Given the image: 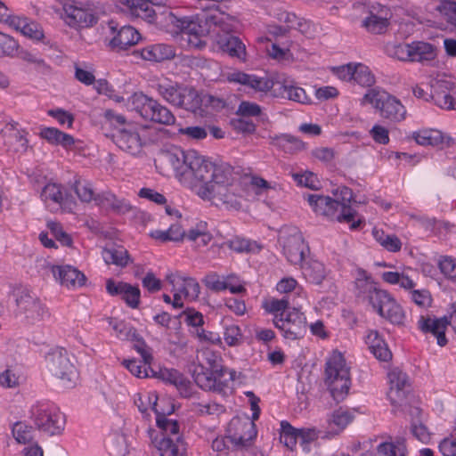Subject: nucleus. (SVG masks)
Listing matches in <instances>:
<instances>
[{"label": "nucleus", "instance_id": "6e6d98bb", "mask_svg": "<svg viewBox=\"0 0 456 456\" xmlns=\"http://www.w3.org/2000/svg\"><path fill=\"white\" fill-rule=\"evenodd\" d=\"M135 404L143 413L151 409L156 413V408L162 409L158 403V396L154 392L145 393L138 395L135 399Z\"/></svg>", "mask_w": 456, "mask_h": 456}, {"label": "nucleus", "instance_id": "72a5a7b5", "mask_svg": "<svg viewBox=\"0 0 456 456\" xmlns=\"http://www.w3.org/2000/svg\"><path fill=\"white\" fill-rule=\"evenodd\" d=\"M39 136L49 144L61 146L66 150L71 149L75 144V139L71 134L53 126L42 127L39 132Z\"/></svg>", "mask_w": 456, "mask_h": 456}, {"label": "nucleus", "instance_id": "e2e57ef3", "mask_svg": "<svg viewBox=\"0 0 456 456\" xmlns=\"http://www.w3.org/2000/svg\"><path fill=\"white\" fill-rule=\"evenodd\" d=\"M94 86L98 94L106 95L110 99L114 100L116 102H121L124 101V97L117 94L113 86L110 84L106 79L96 80Z\"/></svg>", "mask_w": 456, "mask_h": 456}, {"label": "nucleus", "instance_id": "c03bdc74", "mask_svg": "<svg viewBox=\"0 0 456 456\" xmlns=\"http://www.w3.org/2000/svg\"><path fill=\"white\" fill-rule=\"evenodd\" d=\"M198 364L196 366L208 367V369H224L220 364V355L213 350L203 347L197 353Z\"/></svg>", "mask_w": 456, "mask_h": 456}, {"label": "nucleus", "instance_id": "f03ea898", "mask_svg": "<svg viewBox=\"0 0 456 456\" xmlns=\"http://www.w3.org/2000/svg\"><path fill=\"white\" fill-rule=\"evenodd\" d=\"M336 199L321 194H308L306 200L313 211L330 221L350 224L351 230H356L362 224L354 221L357 210L353 207L355 197L353 190L347 186H339L333 191Z\"/></svg>", "mask_w": 456, "mask_h": 456}, {"label": "nucleus", "instance_id": "7c9ffc66", "mask_svg": "<svg viewBox=\"0 0 456 456\" xmlns=\"http://www.w3.org/2000/svg\"><path fill=\"white\" fill-rule=\"evenodd\" d=\"M134 53L139 54L145 61L162 62L172 60L175 56V50L170 45L153 44L134 52Z\"/></svg>", "mask_w": 456, "mask_h": 456}, {"label": "nucleus", "instance_id": "3c124183", "mask_svg": "<svg viewBox=\"0 0 456 456\" xmlns=\"http://www.w3.org/2000/svg\"><path fill=\"white\" fill-rule=\"evenodd\" d=\"M353 80L358 85L364 87H370L375 84V77L364 64H354V71Z\"/></svg>", "mask_w": 456, "mask_h": 456}, {"label": "nucleus", "instance_id": "de8ad7c7", "mask_svg": "<svg viewBox=\"0 0 456 456\" xmlns=\"http://www.w3.org/2000/svg\"><path fill=\"white\" fill-rule=\"evenodd\" d=\"M108 323L114 330L117 338L123 340H130L136 338V330L123 321L110 317L108 318Z\"/></svg>", "mask_w": 456, "mask_h": 456}, {"label": "nucleus", "instance_id": "2eb2a0df", "mask_svg": "<svg viewBox=\"0 0 456 456\" xmlns=\"http://www.w3.org/2000/svg\"><path fill=\"white\" fill-rule=\"evenodd\" d=\"M273 322L286 339H299L306 331L305 316L296 307L289 309L284 316L273 317Z\"/></svg>", "mask_w": 456, "mask_h": 456}, {"label": "nucleus", "instance_id": "13d9d810", "mask_svg": "<svg viewBox=\"0 0 456 456\" xmlns=\"http://www.w3.org/2000/svg\"><path fill=\"white\" fill-rule=\"evenodd\" d=\"M18 49L19 44L12 37L0 32V57H12Z\"/></svg>", "mask_w": 456, "mask_h": 456}, {"label": "nucleus", "instance_id": "c756f323", "mask_svg": "<svg viewBox=\"0 0 456 456\" xmlns=\"http://www.w3.org/2000/svg\"><path fill=\"white\" fill-rule=\"evenodd\" d=\"M167 281L172 285L173 290H179L183 297L191 301L196 300L200 293V284L195 279L186 277L179 273H170Z\"/></svg>", "mask_w": 456, "mask_h": 456}, {"label": "nucleus", "instance_id": "4c0bfd02", "mask_svg": "<svg viewBox=\"0 0 456 456\" xmlns=\"http://www.w3.org/2000/svg\"><path fill=\"white\" fill-rule=\"evenodd\" d=\"M302 273L306 279L314 283H320L325 277L323 264L317 258H300Z\"/></svg>", "mask_w": 456, "mask_h": 456}, {"label": "nucleus", "instance_id": "58836bf2", "mask_svg": "<svg viewBox=\"0 0 456 456\" xmlns=\"http://www.w3.org/2000/svg\"><path fill=\"white\" fill-rule=\"evenodd\" d=\"M411 45V62L433 61L436 57V46L424 41H413Z\"/></svg>", "mask_w": 456, "mask_h": 456}, {"label": "nucleus", "instance_id": "393cba45", "mask_svg": "<svg viewBox=\"0 0 456 456\" xmlns=\"http://www.w3.org/2000/svg\"><path fill=\"white\" fill-rule=\"evenodd\" d=\"M113 137L118 148L131 154L139 152L142 146L138 127L134 124H127L118 129Z\"/></svg>", "mask_w": 456, "mask_h": 456}, {"label": "nucleus", "instance_id": "ddd939ff", "mask_svg": "<svg viewBox=\"0 0 456 456\" xmlns=\"http://www.w3.org/2000/svg\"><path fill=\"white\" fill-rule=\"evenodd\" d=\"M47 369L69 388L76 385L77 373L65 349H54L46 356Z\"/></svg>", "mask_w": 456, "mask_h": 456}, {"label": "nucleus", "instance_id": "bb28decb", "mask_svg": "<svg viewBox=\"0 0 456 456\" xmlns=\"http://www.w3.org/2000/svg\"><path fill=\"white\" fill-rule=\"evenodd\" d=\"M447 325H449V316L437 319L429 315H421L418 321L419 329L424 333L432 334L440 346L447 344L445 337Z\"/></svg>", "mask_w": 456, "mask_h": 456}, {"label": "nucleus", "instance_id": "0eeeda50", "mask_svg": "<svg viewBox=\"0 0 456 456\" xmlns=\"http://www.w3.org/2000/svg\"><path fill=\"white\" fill-rule=\"evenodd\" d=\"M28 418L37 430L49 436L61 435L66 424L65 415L54 405L45 402L34 403L28 411Z\"/></svg>", "mask_w": 456, "mask_h": 456}, {"label": "nucleus", "instance_id": "6e6552de", "mask_svg": "<svg viewBox=\"0 0 456 456\" xmlns=\"http://www.w3.org/2000/svg\"><path fill=\"white\" fill-rule=\"evenodd\" d=\"M174 411L170 405L167 410L156 408V423L159 430L149 428L148 435L151 444L159 451V443L170 444L171 449L185 447L180 435L179 424L176 420L168 419L167 415Z\"/></svg>", "mask_w": 456, "mask_h": 456}, {"label": "nucleus", "instance_id": "4d7b16f0", "mask_svg": "<svg viewBox=\"0 0 456 456\" xmlns=\"http://www.w3.org/2000/svg\"><path fill=\"white\" fill-rule=\"evenodd\" d=\"M374 236L379 244L390 252H397L402 248V242L400 239L394 234H385L381 232L380 235L379 232H374Z\"/></svg>", "mask_w": 456, "mask_h": 456}, {"label": "nucleus", "instance_id": "412c9836", "mask_svg": "<svg viewBox=\"0 0 456 456\" xmlns=\"http://www.w3.org/2000/svg\"><path fill=\"white\" fill-rule=\"evenodd\" d=\"M65 20L72 28H88L97 22V18L89 8H85L81 2L66 4L63 6Z\"/></svg>", "mask_w": 456, "mask_h": 456}, {"label": "nucleus", "instance_id": "a211bd4d", "mask_svg": "<svg viewBox=\"0 0 456 456\" xmlns=\"http://www.w3.org/2000/svg\"><path fill=\"white\" fill-rule=\"evenodd\" d=\"M431 100L443 110H456V83L443 79L433 82Z\"/></svg>", "mask_w": 456, "mask_h": 456}, {"label": "nucleus", "instance_id": "c9c22d12", "mask_svg": "<svg viewBox=\"0 0 456 456\" xmlns=\"http://www.w3.org/2000/svg\"><path fill=\"white\" fill-rule=\"evenodd\" d=\"M223 246L237 254L256 255L263 248V245L256 240L241 236H234L223 243Z\"/></svg>", "mask_w": 456, "mask_h": 456}, {"label": "nucleus", "instance_id": "cd10ccee", "mask_svg": "<svg viewBox=\"0 0 456 456\" xmlns=\"http://www.w3.org/2000/svg\"><path fill=\"white\" fill-rule=\"evenodd\" d=\"M389 390L387 396L393 404L399 403L405 397L409 379L405 372L395 368L388 372Z\"/></svg>", "mask_w": 456, "mask_h": 456}, {"label": "nucleus", "instance_id": "473e14b6", "mask_svg": "<svg viewBox=\"0 0 456 456\" xmlns=\"http://www.w3.org/2000/svg\"><path fill=\"white\" fill-rule=\"evenodd\" d=\"M140 39L141 34L134 27L126 25L118 30L110 45L117 52L125 51L136 45Z\"/></svg>", "mask_w": 456, "mask_h": 456}, {"label": "nucleus", "instance_id": "864d4df0", "mask_svg": "<svg viewBox=\"0 0 456 456\" xmlns=\"http://www.w3.org/2000/svg\"><path fill=\"white\" fill-rule=\"evenodd\" d=\"M281 442L289 449L293 450L298 440V429L293 428L289 422L281 421Z\"/></svg>", "mask_w": 456, "mask_h": 456}, {"label": "nucleus", "instance_id": "69168bd1", "mask_svg": "<svg viewBox=\"0 0 456 456\" xmlns=\"http://www.w3.org/2000/svg\"><path fill=\"white\" fill-rule=\"evenodd\" d=\"M47 114H48V116L56 119V121L61 126H67L68 128H71L73 126V123L75 120L74 116L70 112H69L63 109L57 108V109L49 110L47 111Z\"/></svg>", "mask_w": 456, "mask_h": 456}, {"label": "nucleus", "instance_id": "ea45409f", "mask_svg": "<svg viewBox=\"0 0 456 456\" xmlns=\"http://www.w3.org/2000/svg\"><path fill=\"white\" fill-rule=\"evenodd\" d=\"M121 2L129 7L134 15L150 22L155 20L156 12L150 4L151 0H121Z\"/></svg>", "mask_w": 456, "mask_h": 456}, {"label": "nucleus", "instance_id": "423d86ee", "mask_svg": "<svg viewBox=\"0 0 456 456\" xmlns=\"http://www.w3.org/2000/svg\"><path fill=\"white\" fill-rule=\"evenodd\" d=\"M126 105L130 110L138 113L144 120L165 126L175 123V115L167 106L142 92L134 93L127 99Z\"/></svg>", "mask_w": 456, "mask_h": 456}, {"label": "nucleus", "instance_id": "e433bc0d", "mask_svg": "<svg viewBox=\"0 0 456 456\" xmlns=\"http://www.w3.org/2000/svg\"><path fill=\"white\" fill-rule=\"evenodd\" d=\"M365 342L373 355L379 361L387 362L392 358V353L387 345L376 330H370Z\"/></svg>", "mask_w": 456, "mask_h": 456}, {"label": "nucleus", "instance_id": "a18cd8bd", "mask_svg": "<svg viewBox=\"0 0 456 456\" xmlns=\"http://www.w3.org/2000/svg\"><path fill=\"white\" fill-rule=\"evenodd\" d=\"M412 138L418 144L423 146H435L443 142V136L437 130L424 129L418 132H413Z\"/></svg>", "mask_w": 456, "mask_h": 456}, {"label": "nucleus", "instance_id": "4468645a", "mask_svg": "<svg viewBox=\"0 0 456 456\" xmlns=\"http://www.w3.org/2000/svg\"><path fill=\"white\" fill-rule=\"evenodd\" d=\"M227 434L229 442L232 446V452H237L249 448L257 432L253 421L236 417L230 421Z\"/></svg>", "mask_w": 456, "mask_h": 456}, {"label": "nucleus", "instance_id": "5701e85b", "mask_svg": "<svg viewBox=\"0 0 456 456\" xmlns=\"http://www.w3.org/2000/svg\"><path fill=\"white\" fill-rule=\"evenodd\" d=\"M49 268L55 281L68 289H77L86 284V275L71 265H51Z\"/></svg>", "mask_w": 456, "mask_h": 456}, {"label": "nucleus", "instance_id": "a878e982", "mask_svg": "<svg viewBox=\"0 0 456 456\" xmlns=\"http://www.w3.org/2000/svg\"><path fill=\"white\" fill-rule=\"evenodd\" d=\"M106 289L111 296H120L131 308H137L140 304L141 292L138 287L126 282H116L112 280H108Z\"/></svg>", "mask_w": 456, "mask_h": 456}, {"label": "nucleus", "instance_id": "f8f14e48", "mask_svg": "<svg viewBox=\"0 0 456 456\" xmlns=\"http://www.w3.org/2000/svg\"><path fill=\"white\" fill-rule=\"evenodd\" d=\"M364 13L361 27L368 33L383 35L387 31L393 17L390 6L377 1L370 2L365 6Z\"/></svg>", "mask_w": 456, "mask_h": 456}, {"label": "nucleus", "instance_id": "dca6fc26", "mask_svg": "<svg viewBox=\"0 0 456 456\" xmlns=\"http://www.w3.org/2000/svg\"><path fill=\"white\" fill-rule=\"evenodd\" d=\"M40 199L51 211L69 208L74 203L72 195L57 183H47L41 191Z\"/></svg>", "mask_w": 456, "mask_h": 456}, {"label": "nucleus", "instance_id": "20e7f679", "mask_svg": "<svg viewBox=\"0 0 456 456\" xmlns=\"http://www.w3.org/2000/svg\"><path fill=\"white\" fill-rule=\"evenodd\" d=\"M153 88L165 102L174 107L194 114L201 110L202 98L193 86L163 77L158 80Z\"/></svg>", "mask_w": 456, "mask_h": 456}, {"label": "nucleus", "instance_id": "79ce46f5", "mask_svg": "<svg viewBox=\"0 0 456 456\" xmlns=\"http://www.w3.org/2000/svg\"><path fill=\"white\" fill-rule=\"evenodd\" d=\"M354 415L348 411L338 409L334 411L327 419L328 428L332 434H338L353 420Z\"/></svg>", "mask_w": 456, "mask_h": 456}, {"label": "nucleus", "instance_id": "39448f33", "mask_svg": "<svg viewBox=\"0 0 456 456\" xmlns=\"http://www.w3.org/2000/svg\"><path fill=\"white\" fill-rule=\"evenodd\" d=\"M325 384L334 400L345 399L351 386L350 367L344 355L334 351L326 362Z\"/></svg>", "mask_w": 456, "mask_h": 456}, {"label": "nucleus", "instance_id": "bf43d9fd", "mask_svg": "<svg viewBox=\"0 0 456 456\" xmlns=\"http://www.w3.org/2000/svg\"><path fill=\"white\" fill-rule=\"evenodd\" d=\"M242 333L238 325L226 326L224 332V339L229 346H237L242 343Z\"/></svg>", "mask_w": 456, "mask_h": 456}, {"label": "nucleus", "instance_id": "338daca9", "mask_svg": "<svg viewBox=\"0 0 456 456\" xmlns=\"http://www.w3.org/2000/svg\"><path fill=\"white\" fill-rule=\"evenodd\" d=\"M225 281L226 277L219 276L215 273L206 275L203 279L205 286L215 292L225 290Z\"/></svg>", "mask_w": 456, "mask_h": 456}, {"label": "nucleus", "instance_id": "49530a36", "mask_svg": "<svg viewBox=\"0 0 456 456\" xmlns=\"http://www.w3.org/2000/svg\"><path fill=\"white\" fill-rule=\"evenodd\" d=\"M73 189L82 202L89 203L92 200H96V196L91 182L76 179L73 184Z\"/></svg>", "mask_w": 456, "mask_h": 456}, {"label": "nucleus", "instance_id": "f257e3e1", "mask_svg": "<svg viewBox=\"0 0 456 456\" xmlns=\"http://www.w3.org/2000/svg\"><path fill=\"white\" fill-rule=\"evenodd\" d=\"M168 160L180 182L191 188L199 187L198 194L201 198L229 201L227 192L232 184L229 167L214 164L194 150L177 149L168 154Z\"/></svg>", "mask_w": 456, "mask_h": 456}, {"label": "nucleus", "instance_id": "1a4fd4ad", "mask_svg": "<svg viewBox=\"0 0 456 456\" xmlns=\"http://www.w3.org/2000/svg\"><path fill=\"white\" fill-rule=\"evenodd\" d=\"M363 102L371 104L380 117L393 123H400L406 118L407 110L404 105L395 96L372 88L363 95Z\"/></svg>", "mask_w": 456, "mask_h": 456}, {"label": "nucleus", "instance_id": "f3484780", "mask_svg": "<svg viewBox=\"0 0 456 456\" xmlns=\"http://www.w3.org/2000/svg\"><path fill=\"white\" fill-rule=\"evenodd\" d=\"M225 369H208L203 366H195L192 377L195 383L207 391L222 392L227 387V383L222 380Z\"/></svg>", "mask_w": 456, "mask_h": 456}, {"label": "nucleus", "instance_id": "9d476101", "mask_svg": "<svg viewBox=\"0 0 456 456\" xmlns=\"http://www.w3.org/2000/svg\"><path fill=\"white\" fill-rule=\"evenodd\" d=\"M226 80L229 83L239 84L256 92H272V95L276 98L287 99L289 86L279 81H273L267 77H258L255 74H248L240 70H234L226 75Z\"/></svg>", "mask_w": 456, "mask_h": 456}, {"label": "nucleus", "instance_id": "4be33fe9", "mask_svg": "<svg viewBox=\"0 0 456 456\" xmlns=\"http://www.w3.org/2000/svg\"><path fill=\"white\" fill-rule=\"evenodd\" d=\"M281 247V253L284 256H306L309 253V248L305 243L302 234L293 229L291 232L282 230L278 239Z\"/></svg>", "mask_w": 456, "mask_h": 456}, {"label": "nucleus", "instance_id": "c85d7f7f", "mask_svg": "<svg viewBox=\"0 0 456 456\" xmlns=\"http://www.w3.org/2000/svg\"><path fill=\"white\" fill-rule=\"evenodd\" d=\"M6 24L34 41H41L45 37L41 25L25 16L12 14L6 20Z\"/></svg>", "mask_w": 456, "mask_h": 456}, {"label": "nucleus", "instance_id": "2f4dec72", "mask_svg": "<svg viewBox=\"0 0 456 456\" xmlns=\"http://www.w3.org/2000/svg\"><path fill=\"white\" fill-rule=\"evenodd\" d=\"M270 143L285 154L294 155L303 151L306 143L290 134H280L270 137Z\"/></svg>", "mask_w": 456, "mask_h": 456}, {"label": "nucleus", "instance_id": "5fc2aeb1", "mask_svg": "<svg viewBox=\"0 0 456 456\" xmlns=\"http://www.w3.org/2000/svg\"><path fill=\"white\" fill-rule=\"evenodd\" d=\"M297 429L299 444L305 452H309L311 450L310 444L318 439L320 431L315 428H303Z\"/></svg>", "mask_w": 456, "mask_h": 456}, {"label": "nucleus", "instance_id": "6ab92c4d", "mask_svg": "<svg viewBox=\"0 0 456 456\" xmlns=\"http://www.w3.org/2000/svg\"><path fill=\"white\" fill-rule=\"evenodd\" d=\"M378 314L396 325L404 323L406 315L403 307L386 290L379 296V300L372 306Z\"/></svg>", "mask_w": 456, "mask_h": 456}, {"label": "nucleus", "instance_id": "7ed1b4c3", "mask_svg": "<svg viewBox=\"0 0 456 456\" xmlns=\"http://www.w3.org/2000/svg\"><path fill=\"white\" fill-rule=\"evenodd\" d=\"M170 24L174 27V32L180 34L183 39L187 37L188 45L197 49H201L206 45V42L201 39L202 37L211 35L216 32L220 22L216 14H206L203 18L199 15L183 16L170 12Z\"/></svg>", "mask_w": 456, "mask_h": 456}, {"label": "nucleus", "instance_id": "8fccbe9b", "mask_svg": "<svg viewBox=\"0 0 456 456\" xmlns=\"http://www.w3.org/2000/svg\"><path fill=\"white\" fill-rule=\"evenodd\" d=\"M378 452L383 456H405V441L399 438L395 443H383L378 446Z\"/></svg>", "mask_w": 456, "mask_h": 456}, {"label": "nucleus", "instance_id": "774afa93", "mask_svg": "<svg viewBox=\"0 0 456 456\" xmlns=\"http://www.w3.org/2000/svg\"><path fill=\"white\" fill-rule=\"evenodd\" d=\"M411 301L419 307H428L432 304V297L428 289H413L411 291Z\"/></svg>", "mask_w": 456, "mask_h": 456}, {"label": "nucleus", "instance_id": "f704fd0d", "mask_svg": "<svg viewBox=\"0 0 456 456\" xmlns=\"http://www.w3.org/2000/svg\"><path fill=\"white\" fill-rule=\"evenodd\" d=\"M212 238V234L208 231V223L200 221L194 227L188 230L186 240L192 248L200 251L208 245Z\"/></svg>", "mask_w": 456, "mask_h": 456}, {"label": "nucleus", "instance_id": "052dcab7", "mask_svg": "<svg viewBox=\"0 0 456 456\" xmlns=\"http://www.w3.org/2000/svg\"><path fill=\"white\" fill-rule=\"evenodd\" d=\"M236 114L242 118L259 117L262 114V108L256 102L242 101L238 106Z\"/></svg>", "mask_w": 456, "mask_h": 456}, {"label": "nucleus", "instance_id": "09e8293b", "mask_svg": "<svg viewBox=\"0 0 456 456\" xmlns=\"http://www.w3.org/2000/svg\"><path fill=\"white\" fill-rule=\"evenodd\" d=\"M289 302L287 297L269 298L263 303V308L269 314H273V317L284 316L289 308Z\"/></svg>", "mask_w": 456, "mask_h": 456}, {"label": "nucleus", "instance_id": "603ef678", "mask_svg": "<svg viewBox=\"0 0 456 456\" xmlns=\"http://www.w3.org/2000/svg\"><path fill=\"white\" fill-rule=\"evenodd\" d=\"M20 58L24 61L33 64L36 70L43 75H49L52 72L51 66L47 64L45 61L37 53L27 50L21 51Z\"/></svg>", "mask_w": 456, "mask_h": 456}, {"label": "nucleus", "instance_id": "a19ab883", "mask_svg": "<svg viewBox=\"0 0 456 456\" xmlns=\"http://www.w3.org/2000/svg\"><path fill=\"white\" fill-rule=\"evenodd\" d=\"M161 379L173 384L179 390L181 395L187 397L190 395V382L178 370L164 369L160 370Z\"/></svg>", "mask_w": 456, "mask_h": 456}, {"label": "nucleus", "instance_id": "37998d69", "mask_svg": "<svg viewBox=\"0 0 456 456\" xmlns=\"http://www.w3.org/2000/svg\"><path fill=\"white\" fill-rule=\"evenodd\" d=\"M12 433L17 443L27 444L35 439V428L24 421L16 422L12 428Z\"/></svg>", "mask_w": 456, "mask_h": 456}, {"label": "nucleus", "instance_id": "9b49d317", "mask_svg": "<svg viewBox=\"0 0 456 456\" xmlns=\"http://www.w3.org/2000/svg\"><path fill=\"white\" fill-rule=\"evenodd\" d=\"M15 316L20 322L35 324L50 317L48 308L31 291L21 289L16 294Z\"/></svg>", "mask_w": 456, "mask_h": 456}, {"label": "nucleus", "instance_id": "b1692460", "mask_svg": "<svg viewBox=\"0 0 456 456\" xmlns=\"http://www.w3.org/2000/svg\"><path fill=\"white\" fill-rule=\"evenodd\" d=\"M386 290L378 287L372 277L364 270L358 269L354 281V292L358 297L368 299L369 303L373 305L379 300V296L385 293Z\"/></svg>", "mask_w": 456, "mask_h": 456}, {"label": "nucleus", "instance_id": "680f3d73", "mask_svg": "<svg viewBox=\"0 0 456 456\" xmlns=\"http://www.w3.org/2000/svg\"><path fill=\"white\" fill-rule=\"evenodd\" d=\"M230 126L234 131L241 134H252L256 130V126L253 121L248 120L242 117L232 118L230 120Z\"/></svg>", "mask_w": 456, "mask_h": 456}, {"label": "nucleus", "instance_id": "aec40b11", "mask_svg": "<svg viewBox=\"0 0 456 456\" xmlns=\"http://www.w3.org/2000/svg\"><path fill=\"white\" fill-rule=\"evenodd\" d=\"M218 19L220 22L216 28V32H211V35L216 36V43L219 48L224 52L227 53L232 57H236L240 61L246 60V46L243 42L235 36L231 34L220 35V31L224 30V23L223 18L219 15Z\"/></svg>", "mask_w": 456, "mask_h": 456}, {"label": "nucleus", "instance_id": "0e129e2a", "mask_svg": "<svg viewBox=\"0 0 456 456\" xmlns=\"http://www.w3.org/2000/svg\"><path fill=\"white\" fill-rule=\"evenodd\" d=\"M122 364L130 371L131 374L137 378H146L149 376L147 364H144V362L142 363L139 360H124Z\"/></svg>", "mask_w": 456, "mask_h": 456}]
</instances>
